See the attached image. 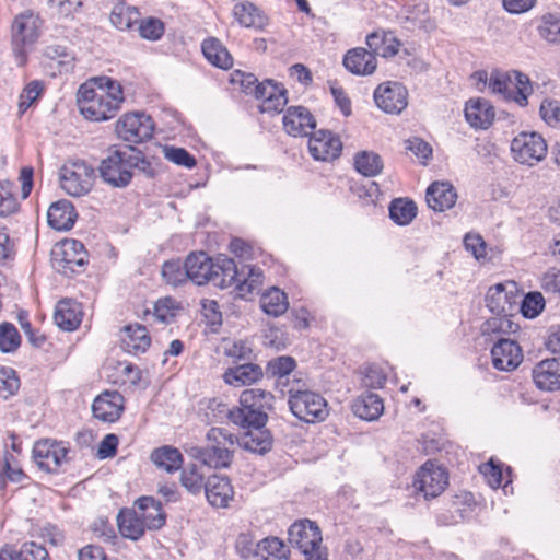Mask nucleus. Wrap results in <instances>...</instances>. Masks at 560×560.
Returning <instances> with one entry per match:
<instances>
[{"instance_id":"nucleus-1","label":"nucleus","mask_w":560,"mask_h":560,"mask_svg":"<svg viewBox=\"0 0 560 560\" xmlns=\"http://www.w3.org/2000/svg\"><path fill=\"white\" fill-rule=\"evenodd\" d=\"M125 101L121 84L109 77H96L80 85L77 104L81 115L90 121L114 118Z\"/></svg>"},{"instance_id":"nucleus-2","label":"nucleus","mask_w":560,"mask_h":560,"mask_svg":"<svg viewBox=\"0 0 560 560\" xmlns=\"http://www.w3.org/2000/svg\"><path fill=\"white\" fill-rule=\"evenodd\" d=\"M142 153L133 147L114 150L102 160L98 171L102 179L113 187H126L132 178V170L147 165Z\"/></svg>"},{"instance_id":"nucleus-3","label":"nucleus","mask_w":560,"mask_h":560,"mask_svg":"<svg viewBox=\"0 0 560 560\" xmlns=\"http://www.w3.org/2000/svg\"><path fill=\"white\" fill-rule=\"evenodd\" d=\"M236 438L222 428H212L207 433V446H190L188 455L214 469L229 467L232 462L231 447Z\"/></svg>"},{"instance_id":"nucleus-4","label":"nucleus","mask_w":560,"mask_h":560,"mask_svg":"<svg viewBox=\"0 0 560 560\" xmlns=\"http://www.w3.org/2000/svg\"><path fill=\"white\" fill-rule=\"evenodd\" d=\"M43 27L39 14L26 10L18 14L11 25V44L20 63L24 62L26 54L38 40Z\"/></svg>"},{"instance_id":"nucleus-5","label":"nucleus","mask_w":560,"mask_h":560,"mask_svg":"<svg viewBox=\"0 0 560 560\" xmlns=\"http://www.w3.org/2000/svg\"><path fill=\"white\" fill-rule=\"evenodd\" d=\"M510 151L516 163L534 167L546 159L548 145L538 132L522 131L512 139Z\"/></svg>"},{"instance_id":"nucleus-6","label":"nucleus","mask_w":560,"mask_h":560,"mask_svg":"<svg viewBox=\"0 0 560 560\" xmlns=\"http://www.w3.org/2000/svg\"><path fill=\"white\" fill-rule=\"evenodd\" d=\"M59 179L66 194L80 197L86 195L93 187L95 172L84 161L67 162L60 170Z\"/></svg>"},{"instance_id":"nucleus-7","label":"nucleus","mask_w":560,"mask_h":560,"mask_svg":"<svg viewBox=\"0 0 560 560\" xmlns=\"http://www.w3.org/2000/svg\"><path fill=\"white\" fill-rule=\"evenodd\" d=\"M289 406L296 418L307 423L324 421L328 416L326 399L311 390H290Z\"/></svg>"},{"instance_id":"nucleus-8","label":"nucleus","mask_w":560,"mask_h":560,"mask_svg":"<svg viewBox=\"0 0 560 560\" xmlns=\"http://www.w3.org/2000/svg\"><path fill=\"white\" fill-rule=\"evenodd\" d=\"M51 265L60 273L70 276L77 268H83L88 264V252L78 240H65L54 245Z\"/></svg>"},{"instance_id":"nucleus-9","label":"nucleus","mask_w":560,"mask_h":560,"mask_svg":"<svg viewBox=\"0 0 560 560\" xmlns=\"http://www.w3.org/2000/svg\"><path fill=\"white\" fill-rule=\"evenodd\" d=\"M115 130L121 140L138 144L152 138L154 122L151 116L144 113L131 112L119 117Z\"/></svg>"},{"instance_id":"nucleus-10","label":"nucleus","mask_w":560,"mask_h":560,"mask_svg":"<svg viewBox=\"0 0 560 560\" xmlns=\"http://www.w3.org/2000/svg\"><path fill=\"white\" fill-rule=\"evenodd\" d=\"M486 303L488 308L495 314L497 317L487 320L482 325L483 335L501 332L504 330L505 325L511 326V322L506 318V315L512 311L513 306L503 284L498 283L488 290Z\"/></svg>"},{"instance_id":"nucleus-11","label":"nucleus","mask_w":560,"mask_h":560,"mask_svg":"<svg viewBox=\"0 0 560 560\" xmlns=\"http://www.w3.org/2000/svg\"><path fill=\"white\" fill-rule=\"evenodd\" d=\"M448 485L447 471L436 463L427 460L416 472L415 489L428 499L442 494Z\"/></svg>"},{"instance_id":"nucleus-12","label":"nucleus","mask_w":560,"mask_h":560,"mask_svg":"<svg viewBox=\"0 0 560 560\" xmlns=\"http://www.w3.org/2000/svg\"><path fill=\"white\" fill-rule=\"evenodd\" d=\"M373 96L376 106L386 114H400L408 105V91L397 82L380 84Z\"/></svg>"},{"instance_id":"nucleus-13","label":"nucleus","mask_w":560,"mask_h":560,"mask_svg":"<svg viewBox=\"0 0 560 560\" xmlns=\"http://www.w3.org/2000/svg\"><path fill=\"white\" fill-rule=\"evenodd\" d=\"M33 455L40 469L55 472L67 462L68 448L61 442L46 439L35 443Z\"/></svg>"},{"instance_id":"nucleus-14","label":"nucleus","mask_w":560,"mask_h":560,"mask_svg":"<svg viewBox=\"0 0 560 560\" xmlns=\"http://www.w3.org/2000/svg\"><path fill=\"white\" fill-rule=\"evenodd\" d=\"M289 542L298 548L303 555L310 553L314 548L322 545V532L315 522L300 520L294 522L289 530Z\"/></svg>"},{"instance_id":"nucleus-15","label":"nucleus","mask_w":560,"mask_h":560,"mask_svg":"<svg viewBox=\"0 0 560 560\" xmlns=\"http://www.w3.org/2000/svg\"><path fill=\"white\" fill-rule=\"evenodd\" d=\"M491 359L497 370L511 372L522 363L523 351L516 341L500 338L491 349Z\"/></svg>"},{"instance_id":"nucleus-16","label":"nucleus","mask_w":560,"mask_h":560,"mask_svg":"<svg viewBox=\"0 0 560 560\" xmlns=\"http://www.w3.org/2000/svg\"><path fill=\"white\" fill-rule=\"evenodd\" d=\"M308 151L315 160L329 162L340 155L342 143L339 137L330 131L318 130L308 139Z\"/></svg>"},{"instance_id":"nucleus-17","label":"nucleus","mask_w":560,"mask_h":560,"mask_svg":"<svg viewBox=\"0 0 560 560\" xmlns=\"http://www.w3.org/2000/svg\"><path fill=\"white\" fill-rule=\"evenodd\" d=\"M125 407V399L117 390H105L92 404L93 416L103 422L117 421Z\"/></svg>"},{"instance_id":"nucleus-18","label":"nucleus","mask_w":560,"mask_h":560,"mask_svg":"<svg viewBox=\"0 0 560 560\" xmlns=\"http://www.w3.org/2000/svg\"><path fill=\"white\" fill-rule=\"evenodd\" d=\"M209 408L213 410L218 409L220 412H225L232 423L243 429L264 428L268 419L267 413L261 411H253L241 405L233 409H228L224 404L212 400L209 405Z\"/></svg>"},{"instance_id":"nucleus-19","label":"nucleus","mask_w":560,"mask_h":560,"mask_svg":"<svg viewBox=\"0 0 560 560\" xmlns=\"http://www.w3.org/2000/svg\"><path fill=\"white\" fill-rule=\"evenodd\" d=\"M464 115L467 124L475 130H486L495 118L494 107L488 100L476 97L466 102Z\"/></svg>"},{"instance_id":"nucleus-20","label":"nucleus","mask_w":560,"mask_h":560,"mask_svg":"<svg viewBox=\"0 0 560 560\" xmlns=\"http://www.w3.org/2000/svg\"><path fill=\"white\" fill-rule=\"evenodd\" d=\"M255 97L261 101L259 109L262 113H279L288 102L285 90L270 80L255 86Z\"/></svg>"},{"instance_id":"nucleus-21","label":"nucleus","mask_w":560,"mask_h":560,"mask_svg":"<svg viewBox=\"0 0 560 560\" xmlns=\"http://www.w3.org/2000/svg\"><path fill=\"white\" fill-rule=\"evenodd\" d=\"M282 121L285 131L293 137L308 136L316 126L315 118L303 106L290 107Z\"/></svg>"},{"instance_id":"nucleus-22","label":"nucleus","mask_w":560,"mask_h":560,"mask_svg":"<svg viewBox=\"0 0 560 560\" xmlns=\"http://www.w3.org/2000/svg\"><path fill=\"white\" fill-rule=\"evenodd\" d=\"M533 381L541 390L560 389V358L546 359L536 364L533 369Z\"/></svg>"},{"instance_id":"nucleus-23","label":"nucleus","mask_w":560,"mask_h":560,"mask_svg":"<svg viewBox=\"0 0 560 560\" xmlns=\"http://www.w3.org/2000/svg\"><path fill=\"white\" fill-rule=\"evenodd\" d=\"M133 510L148 530H156L164 526L166 515L160 501L152 497H141L135 502Z\"/></svg>"},{"instance_id":"nucleus-24","label":"nucleus","mask_w":560,"mask_h":560,"mask_svg":"<svg viewBox=\"0 0 560 560\" xmlns=\"http://www.w3.org/2000/svg\"><path fill=\"white\" fill-rule=\"evenodd\" d=\"M345 68L355 75H371L377 68V60L373 52L358 47L347 51L343 57Z\"/></svg>"},{"instance_id":"nucleus-25","label":"nucleus","mask_w":560,"mask_h":560,"mask_svg":"<svg viewBox=\"0 0 560 560\" xmlns=\"http://www.w3.org/2000/svg\"><path fill=\"white\" fill-rule=\"evenodd\" d=\"M208 502L215 508H228L234 498V489L229 478L213 475L205 487Z\"/></svg>"},{"instance_id":"nucleus-26","label":"nucleus","mask_w":560,"mask_h":560,"mask_svg":"<svg viewBox=\"0 0 560 560\" xmlns=\"http://www.w3.org/2000/svg\"><path fill=\"white\" fill-rule=\"evenodd\" d=\"M83 316L80 303L65 299L57 303L54 314L56 325L65 331H73L81 324Z\"/></svg>"},{"instance_id":"nucleus-27","label":"nucleus","mask_w":560,"mask_h":560,"mask_svg":"<svg viewBox=\"0 0 560 560\" xmlns=\"http://www.w3.org/2000/svg\"><path fill=\"white\" fill-rule=\"evenodd\" d=\"M427 203L436 212H443L454 207L457 194L450 183H433L427 189Z\"/></svg>"},{"instance_id":"nucleus-28","label":"nucleus","mask_w":560,"mask_h":560,"mask_svg":"<svg viewBox=\"0 0 560 560\" xmlns=\"http://www.w3.org/2000/svg\"><path fill=\"white\" fill-rule=\"evenodd\" d=\"M77 217L78 214L73 205L65 199L51 203L47 211L48 224L56 231L70 230Z\"/></svg>"},{"instance_id":"nucleus-29","label":"nucleus","mask_w":560,"mask_h":560,"mask_svg":"<svg viewBox=\"0 0 560 560\" xmlns=\"http://www.w3.org/2000/svg\"><path fill=\"white\" fill-rule=\"evenodd\" d=\"M400 42L392 32L375 31L366 36V46L374 57L390 58L398 54Z\"/></svg>"},{"instance_id":"nucleus-30","label":"nucleus","mask_w":560,"mask_h":560,"mask_svg":"<svg viewBox=\"0 0 560 560\" xmlns=\"http://www.w3.org/2000/svg\"><path fill=\"white\" fill-rule=\"evenodd\" d=\"M151 345V338L143 325L126 326L121 337L122 349L133 355L144 353Z\"/></svg>"},{"instance_id":"nucleus-31","label":"nucleus","mask_w":560,"mask_h":560,"mask_svg":"<svg viewBox=\"0 0 560 560\" xmlns=\"http://www.w3.org/2000/svg\"><path fill=\"white\" fill-rule=\"evenodd\" d=\"M212 262L213 259L202 252L190 254L185 260L188 280L197 285L211 282Z\"/></svg>"},{"instance_id":"nucleus-32","label":"nucleus","mask_w":560,"mask_h":560,"mask_svg":"<svg viewBox=\"0 0 560 560\" xmlns=\"http://www.w3.org/2000/svg\"><path fill=\"white\" fill-rule=\"evenodd\" d=\"M238 273L233 259L220 256L212 262L211 282L215 287L228 288L238 281Z\"/></svg>"},{"instance_id":"nucleus-33","label":"nucleus","mask_w":560,"mask_h":560,"mask_svg":"<svg viewBox=\"0 0 560 560\" xmlns=\"http://www.w3.org/2000/svg\"><path fill=\"white\" fill-rule=\"evenodd\" d=\"M0 560H49L48 551L34 541L25 542L20 548L4 546L0 549Z\"/></svg>"},{"instance_id":"nucleus-34","label":"nucleus","mask_w":560,"mask_h":560,"mask_svg":"<svg viewBox=\"0 0 560 560\" xmlns=\"http://www.w3.org/2000/svg\"><path fill=\"white\" fill-rule=\"evenodd\" d=\"M264 376L259 365L247 363L228 369L223 374V380L232 386H246L260 381Z\"/></svg>"},{"instance_id":"nucleus-35","label":"nucleus","mask_w":560,"mask_h":560,"mask_svg":"<svg viewBox=\"0 0 560 560\" xmlns=\"http://www.w3.org/2000/svg\"><path fill=\"white\" fill-rule=\"evenodd\" d=\"M233 16L246 28H264L268 24L267 15L254 3L245 1L234 5Z\"/></svg>"},{"instance_id":"nucleus-36","label":"nucleus","mask_w":560,"mask_h":560,"mask_svg":"<svg viewBox=\"0 0 560 560\" xmlns=\"http://www.w3.org/2000/svg\"><path fill=\"white\" fill-rule=\"evenodd\" d=\"M353 413L366 421H374L381 417L384 411L382 398L373 393L360 395L352 404Z\"/></svg>"},{"instance_id":"nucleus-37","label":"nucleus","mask_w":560,"mask_h":560,"mask_svg":"<svg viewBox=\"0 0 560 560\" xmlns=\"http://www.w3.org/2000/svg\"><path fill=\"white\" fill-rule=\"evenodd\" d=\"M117 525L119 533L131 540H138L148 530L133 509L121 510L117 515Z\"/></svg>"},{"instance_id":"nucleus-38","label":"nucleus","mask_w":560,"mask_h":560,"mask_svg":"<svg viewBox=\"0 0 560 560\" xmlns=\"http://www.w3.org/2000/svg\"><path fill=\"white\" fill-rule=\"evenodd\" d=\"M273 395L261 388L245 389L240 395L241 406L253 411H261L268 415L272 408Z\"/></svg>"},{"instance_id":"nucleus-39","label":"nucleus","mask_w":560,"mask_h":560,"mask_svg":"<svg viewBox=\"0 0 560 560\" xmlns=\"http://www.w3.org/2000/svg\"><path fill=\"white\" fill-rule=\"evenodd\" d=\"M150 457L156 467L170 474L180 469L184 462L182 453L168 445L155 448Z\"/></svg>"},{"instance_id":"nucleus-40","label":"nucleus","mask_w":560,"mask_h":560,"mask_svg":"<svg viewBox=\"0 0 560 560\" xmlns=\"http://www.w3.org/2000/svg\"><path fill=\"white\" fill-rule=\"evenodd\" d=\"M202 52L206 59L218 68L230 69L233 66V59L229 50L214 37L203 40Z\"/></svg>"},{"instance_id":"nucleus-41","label":"nucleus","mask_w":560,"mask_h":560,"mask_svg":"<svg viewBox=\"0 0 560 560\" xmlns=\"http://www.w3.org/2000/svg\"><path fill=\"white\" fill-rule=\"evenodd\" d=\"M241 439V446L256 454H265L272 447V436L266 429H248Z\"/></svg>"},{"instance_id":"nucleus-42","label":"nucleus","mask_w":560,"mask_h":560,"mask_svg":"<svg viewBox=\"0 0 560 560\" xmlns=\"http://www.w3.org/2000/svg\"><path fill=\"white\" fill-rule=\"evenodd\" d=\"M260 307L269 316L279 317L288 311L289 301L287 294L272 287L260 298Z\"/></svg>"},{"instance_id":"nucleus-43","label":"nucleus","mask_w":560,"mask_h":560,"mask_svg":"<svg viewBox=\"0 0 560 560\" xmlns=\"http://www.w3.org/2000/svg\"><path fill=\"white\" fill-rule=\"evenodd\" d=\"M261 560H289L290 550L284 541L269 536L258 541V555Z\"/></svg>"},{"instance_id":"nucleus-44","label":"nucleus","mask_w":560,"mask_h":560,"mask_svg":"<svg viewBox=\"0 0 560 560\" xmlns=\"http://www.w3.org/2000/svg\"><path fill=\"white\" fill-rule=\"evenodd\" d=\"M417 205L406 198H397L390 202L389 217L400 226L409 225L417 217Z\"/></svg>"},{"instance_id":"nucleus-45","label":"nucleus","mask_w":560,"mask_h":560,"mask_svg":"<svg viewBox=\"0 0 560 560\" xmlns=\"http://www.w3.org/2000/svg\"><path fill=\"white\" fill-rule=\"evenodd\" d=\"M139 19L138 9L122 2L115 4L110 13L112 24L120 31L130 30Z\"/></svg>"},{"instance_id":"nucleus-46","label":"nucleus","mask_w":560,"mask_h":560,"mask_svg":"<svg viewBox=\"0 0 560 560\" xmlns=\"http://www.w3.org/2000/svg\"><path fill=\"white\" fill-rule=\"evenodd\" d=\"M242 273H244L245 277L236 282V288L238 295L245 299L254 291H258L260 289L264 282V273L259 268L250 265L244 266Z\"/></svg>"},{"instance_id":"nucleus-47","label":"nucleus","mask_w":560,"mask_h":560,"mask_svg":"<svg viewBox=\"0 0 560 560\" xmlns=\"http://www.w3.org/2000/svg\"><path fill=\"white\" fill-rule=\"evenodd\" d=\"M19 210L20 202L14 183L8 179L0 180V218L15 214Z\"/></svg>"},{"instance_id":"nucleus-48","label":"nucleus","mask_w":560,"mask_h":560,"mask_svg":"<svg viewBox=\"0 0 560 560\" xmlns=\"http://www.w3.org/2000/svg\"><path fill=\"white\" fill-rule=\"evenodd\" d=\"M354 166L360 174L366 177H374L382 172L383 161L375 152L362 151L355 155Z\"/></svg>"},{"instance_id":"nucleus-49","label":"nucleus","mask_w":560,"mask_h":560,"mask_svg":"<svg viewBox=\"0 0 560 560\" xmlns=\"http://www.w3.org/2000/svg\"><path fill=\"white\" fill-rule=\"evenodd\" d=\"M511 81L513 90L512 101L520 106H526L527 98L533 92L529 78L520 71H512Z\"/></svg>"},{"instance_id":"nucleus-50","label":"nucleus","mask_w":560,"mask_h":560,"mask_svg":"<svg viewBox=\"0 0 560 560\" xmlns=\"http://www.w3.org/2000/svg\"><path fill=\"white\" fill-rule=\"evenodd\" d=\"M538 33L541 38L550 44H560V16L556 14H545L538 26Z\"/></svg>"},{"instance_id":"nucleus-51","label":"nucleus","mask_w":560,"mask_h":560,"mask_svg":"<svg viewBox=\"0 0 560 560\" xmlns=\"http://www.w3.org/2000/svg\"><path fill=\"white\" fill-rule=\"evenodd\" d=\"M489 90L493 94H500L505 100L512 101L513 90L511 72L492 71L489 77Z\"/></svg>"},{"instance_id":"nucleus-52","label":"nucleus","mask_w":560,"mask_h":560,"mask_svg":"<svg viewBox=\"0 0 560 560\" xmlns=\"http://www.w3.org/2000/svg\"><path fill=\"white\" fill-rule=\"evenodd\" d=\"M162 277L167 284L173 287L180 285L188 280L185 265L179 260L165 261L162 267Z\"/></svg>"},{"instance_id":"nucleus-53","label":"nucleus","mask_w":560,"mask_h":560,"mask_svg":"<svg viewBox=\"0 0 560 560\" xmlns=\"http://www.w3.org/2000/svg\"><path fill=\"white\" fill-rule=\"evenodd\" d=\"M21 343V336L11 323L0 324V351L3 353L14 352Z\"/></svg>"},{"instance_id":"nucleus-54","label":"nucleus","mask_w":560,"mask_h":560,"mask_svg":"<svg viewBox=\"0 0 560 560\" xmlns=\"http://www.w3.org/2000/svg\"><path fill=\"white\" fill-rule=\"evenodd\" d=\"M182 486L190 493L198 494L205 487V478L200 474L195 465H191L184 469L180 475Z\"/></svg>"},{"instance_id":"nucleus-55","label":"nucleus","mask_w":560,"mask_h":560,"mask_svg":"<svg viewBox=\"0 0 560 560\" xmlns=\"http://www.w3.org/2000/svg\"><path fill=\"white\" fill-rule=\"evenodd\" d=\"M464 246L477 261L488 260L487 243L479 233H467L464 237Z\"/></svg>"},{"instance_id":"nucleus-56","label":"nucleus","mask_w":560,"mask_h":560,"mask_svg":"<svg viewBox=\"0 0 560 560\" xmlns=\"http://www.w3.org/2000/svg\"><path fill=\"white\" fill-rule=\"evenodd\" d=\"M44 83L38 80L31 81L20 94L19 112L23 114L30 108L43 94Z\"/></svg>"},{"instance_id":"nucleus-57","label":"nucleus","mask_w":560,"mask_h":560,"mask_svg":"<svg viewBox=\"0 0 560 560\" xmlns=\"http://www.w3.org/2000/svg\"><path fill=\"white\" fill-rule=\"evenodd\" d=\"M162 152L167 161L176 165L187 168H192L196 165V159L183 148L164 145Z\"/></svg>"},{"instance_id":"nucleus-58","label":"nucleus","mask_w":560,"mask_h":560,"mask_svg":"<svg viewBox=\"0 0 560 560\" xmlns=\"http://www.w3.org/2000/svg\"><path fill=\"white\" fill-rule=\"evenodd\" d=\"M295 368V361L291 357L282 355L270 360L267 364V374L279 380L288 376Z\"/></svg>"},{"instance_id":"nucleus-59","label":"nucleus","mask_w":560,"mask_h":560,"mask_svg":"<svg viewBox=\"0 0 560 560\" xmlns=\"http://www.w3.org/2000/svg\"><path fill=\"white\" fill-rule=\"evenodd\" d=\"M545 307V299L539 292H530L525 295L521 305V312L526 318L537 317Z\"/></svg>"},{"instance_id":"nucleus-60","label":"nucleus","mask_w":560,"mask_h":560,"mask_svg":"<svg viewBox=\"0 0 560 560\" xmlns=\"http://www.w3.org/2000/svg\"><path fill=\"white\" fill-rule=\"evenodd\" d=\"M20 388V380L12 368L0 366V393L4 397L14 395Z\"/></svg>"},{"instance_id":"nucleus-61","label":"nucleus","mask_w":560,"mask_h":560,"mask_svg":"<svg viewBox=\"0 0 560 560\" xmlns=\"http://www.w3.org/2000/svg\"><path fill=\"white\" fill-rule=\"evenodd\" d=\"M178 311V305L170 296L162 298L154 304V316L161 323H170Z\"/></svg>"},{"instance_id":"nucleus-62","label":"nucleus","mask_w":560,"mask_h":560,"mask_svg":"<svg viewBox=\"0 0 560 560\" xmlns=\"http://www.w3.org/2000/svg\"><path fill=\"white\" fill-rule=\"evenodd\" d=\"M235 549L243 559H249L257 557L258 555V541L250 533H242L237 536L235 541Z\"/></svg>"},{"instance_id":"nucleus-63","label":"nucleus","mask_w":560,"mask_h":560,"mask_svg":"<svg viewBox=\"0 0 560 560\" xmlns=\"http://www.w3.org/2000/svg\"><path fill=\"white\" fill-rule=\"evenodd\" d=\"M44 55L51 62H56L59 71L68 69L72 65V56L67 52V49L60 45H50L45 48Z\"/></svg>"},{"instance_id":"nucleus-64","label":"nucleus","mask_w":560,"mask_h":560,"mask_svg":"<svg viewBox=\"0 0 560 560\" xmlns=\"http://www.w3.org/2000/svg\"><path fill=\"white\" fill-rule=\"evenodd\" d=\"M138 30L142 38L158 40L164 34V24L159 19L149 18L139 24Z\"/></svg>"}]
</instances>
